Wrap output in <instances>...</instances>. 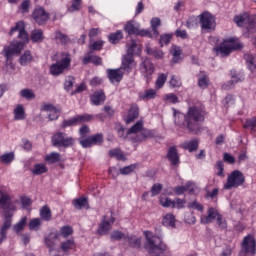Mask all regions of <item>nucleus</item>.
<instances>
[{
  "label": "nucleus",
  "instance_id": "4c0bfd02",
  "mask_svg": "<svg viewBox=\"0 0 256 256\" xmlns=\"http://www.w3.org/2000/svg\"><path fill=\"white\" fill-rule=\"evenodd\" d=\"M47 171H49V169L43 163L35 164L34 168L32 169L33 175H43V173H47Z\"/></svg>",
  "mask_w": 256,
  "mask_h": 256
},
{
  "label": "nucleus",
  "instance_id": "c85d7f7f",
  "mask_svg": "<svg viewBox=\"0 0 256 256\" xmlns=\"http://www.w3.org/2000/svg\"><path fill=\"white\" fill-rule=\"evenodd\" d=\"M82 63L84 65H89V63H93L94 65H101L103 63V59L97 55L87 54L83 58Z\"/></svg>",
  "mask_w": 256,
  "mask_h": 256
},
{
  "label": "nucleus",
  "instance_id": "f257e3e1",
  "mask_svg": "<svg viewBox=\"0 0 256 256\" xmlns=\"http://www.w3.org/2000/svg\"><path fill=\"white\" fill-rule=\"evenodd\" d=\"M174 113V123L181 129H187L189 133L193 135H199L203 128H201V123L205 121L207 112L205 108L201 106H190L187 113H181L173 108Z\"/></svg>",
  "mask_w": 256,
  "mask_h": 256
},
{
  "label": "nucleus",
  "instance_id": "864d4df0",
  "mask_svg": "<svg viewBox=\"0 0 256 256\" xmlns=\"http://www.w3.org/2000/svg\"><path fill=\"white\" fill-rule=\"evenodd\" d=\"M28 227L30 231H39V228L41 227V218L32 219L29 222Z\"/></svg>",
  "mask_w": 256,
  "mask_h": 256
},
{
  "label": "nucleus",
  "instance_id": "473e14b6",
  "mask_svg": "<svg viewBox=\"0 0 256 256\" xmlns=\"http://www.w3.org/2000/svg\"><path fill=\"white\" fill-rule=\"evenodd\" d=\"M15 161V152H6L0 156V163L3 165H11Z\"/></svg>",
  "mask_w": 256,
  "mask_h": 256
},
{
  "label": "nucleus",
  "instance_id": "4d7b16f0",
  "mask_svg": "<svg viewBox=\"0 0 256 256\" xmlns=\"http://www.w3.org/2000/svg\"><path fill=\"white\" fill-rule=\"evenodd\" d=\"M160 205L162 207H170L171 209H175V201L171 198H160Z\"/></svg>",
  "mask_w": 256,
  "mask_h": 256
},
{
  "label": "nucleus",
  "instance_id": "f03ea898",
  "mask_svg": "<svg viewBox=\"0 0 256 256\" xmlns=\"http://www.w3.org/2000/svg\"><path fill=\"white\" fill-rule=\"evenodd\" d=\"M0 207L4 209V223L0 228V245L7 239V232L13 225V213L17 210L15 204L11 203L9 188L0 182Z\"/></svg>",
  "mask_w": 256,
  "mask_h": 256
},
{
  "label": "nucleus",
  "instance_id": "f704fd0d",
  "mask_svg": "<svg viewBox=\"0 0 256 256\" xmlns=\"http://www.w3.org/2000/svg\"><path fill=\"white\" fill-rule=\"evenodd\" d=\"M175 221V215L166 214L163 217L162 225H164V227H170L171 229H175Z\"/></svg>",
  "mask_w": 256,
  "mask_h": 256
},
{
  "label": "nucleus",
  "instance_id": "5fc2aeb1",
  "mask_svg": "<svg viewBox=\"0 0 256 256\" xmlns=\"http://www.w3.org/2000/svg\"><path fill=\"white\" fill-rule=\"evenodd\" d=\"M110 157H115L118 161H125V155L123 154V151L119 149H113L109 151Z\"/></svg>",
  "mask_w": 256,
  "mask_h": 256
},
{
  "label": "nucleus",
  "instance_id": "4be33fe9",
  "mask_svg": "<svg viewBox=\"0 0 256 256\" xmlns=\"http://www.w3.org/2000/svg\"><path fill=\"white\" fill-rule=\"evenodd\" d=\"M124 31L131 37V35H140L141 30H139V24L133 21H129L124 26Z\"/></svg>",
  "mask_w": 256,
  "mask_h": 256
},
{
  "label": "nucleus",
  "instance_id": "bf43d9fd",
  "mask_svg": "<svg viewBox=\"0 0 256 256\" xmlns=\"http://www.w3.org/2000/svg\"><path fill=\"white\" fill-rule=\"evenodd\" d=\"M73 85H75V78L73 76H67L64 83L65 91H71Z\"/></svg>",
  "mask_w": 256,
  "mask_h": 256
},
{
  "label": "nucleus",
  "instance_id": "a878e982",
  "mask_svg": "<svg viewBox=\"0 0 256 256\" xmlns=\"http://www.w3.org/2000/svg\"><path fill=\"white\" fill-rule=\"evenodd\" d=\"M59 240V234L55 233V231L50 232L49 235L45 238V245L53 251L55 248V241Z\"/></svg>",
  "mask_w": 256,
  "mask_h": 256
},
{
  "label": "nucleus",
  "instance_id": "393cba45",
  "mask_svg": "<svg viewBox=\"0 0 256 256\" xmlns=\"http://www.w3.org/2000/svg\"><path fill=\"white\" fill-rule=\"evenodd\" d=\"M167 158L170 161L171 165H179V153H177V148L174 146L170 147L167 153Z\"/></svg>",
  "mask_w": 256,
  "mask_h": 256
},
{
  "label": "nucleus",
  "instance_id": "0eeeda50",
  "mask_svg": "<svg viewBox=\"0 0 256 256\" xmlns=\"http://www.w3.org/2000/svg\"><path fill=\"white\" fill-rule=\"evenodd\" d=\"M245 184V175L243 172L239 170H234L232 171L228 177L227 181L224 184V189L229 190V189H237V187H241V185Z\"/></svg>",
  "mask_w": 256,
  "mask_h": 256
},
{
  "label": "nucleus",
  "instance_id": "7ed1b4c3",
  "mask_svg": "<svg viewBox=\"0 0 256 256\" xmlns=\"http://www.w3.org/2000/svg\"><path fill=\"white\" fill-rule=\"evenodd\" d=\"M16 31H18V39L20 41H12L9 46L4 47V55L9 61L13 55H19L21 51H23V47H25V43H29V34L25 31V23L23 21H19L16 23L14 27L11 28L9 35H13Z\"/></svg>",
  "mask_w": 256,
  "mask_h": 256
},
{
  "label": "nucleus",
  "instance_id": "e433bc0d",
  "mask_svg": "<svg viewBox=\"0 0 256 256\" xmlns=\"http://www.w3.org/2000/svg\"><path fill=\"white\" fill-rule=\"evenodd\" d=\"M121 39H123V31L122 30H118L114 33H111L108 36V41H110V43H112L113 45H116V43H118Z\"/></svg>",
  "mask_w": 256,
  "mask_h": 256
},
{
  "label": "nucleus",
  "instance_id": "338daca9",
  "mask_svg": "<svg viewBox=\"0 0 256 256\" xmlns=\"http://www.w3.org/2000/svg\"><path fill=\"white\" fill-rule=\"evenodd\" d=\"M80 145L84 148V149H89V147H93V142L91 140V136L88 138H81L79 140Z\"/></svg>",
  "mask_w": 256,
  "mask_h": 256
},
{
  "label": "nucleus",
  "instance_id": "09e8293b",
  "mask_svg": "<svg viewBox=\"0 0 256 256\" xmlns=\"http://www.w3.org/2000/svg\"><path fill=\"white\" fill-rule=\"evenodd\" d=\"M140 37H149V39H157V37H159V34L155 33V30H147V29H143L140 30Z\"/></svg>",
  "mask_w": 256,
  "mask_h": 256
},
{
  "label": "nucleus",
  "instance_id": "58836bf2",
  "mask_svg": "<svg viewBox=\"0 0 256 256\" xmlns=\"http://www.w3.org/2000/svg\"><path fill=\"white\" fill-rule=\"evenodd\" d=\"M170 53L173 56V63H179L181 61V48L178 46H172Z\"/></svg>",
  "mask_w": 256,
  "mask_h": 256
},
{
  "label": "nucleus",
  "instance_id": "6ab92c4d",
  "mask_svg": "<svg viewBox=\"0 0 256 256\" xmlns=\"http://www.w3.org/2000/svg\"><path fill=\"white\" fill-rule=\"evenodd\" d=\"M220 216L221 214L219 213V210L211 207L208 209V215H202L200 217V222L202 225H207L209 223H213V221H215V219L217 220Z\"/></svg>",
  "mask_w": 256,
  "mask_h": 256
},
{
  "label": "nucleus",
  "instance_id": "052dcab7",
  "mask_svg": "<svg viewBox=\"0 0 256 256\" xmlns=\"http://www.w3.org/2000/svg\"><path fill=\"white\" fill-rule=\"evenodd\" d=\"M81 1L73 0L72 5L68 8V13H75V11H81Z\"/></svg>",
  "mask_w": 256,
  "mask_h": 256
},
{
  "label": "nucleus",
  "instance_id": "c03bdc74",
  "mask_svg": "<svg viewBox=\"0 0 256 256\" xmlns=\"http://www.w3.org/2000/svg\"><path fill=\"white\" fill-rule=\"evenodd\" d=\"M168 75L165 73H161L158 75L156 82H155V87L156 89H163V85H165L167 81Z\"/></svg>",
  "mask_w": 256,
  "mask_h": 256
},
{
  "label": "nucleus",
  "instance_id": "de8ad7c7",
  "mask_svg": "<svg viewBox=\"0 0 256 256\" xmlns=\"http://www.w3.org/2000/svg\"><path fill=\"white\" fill-rule=\"evenodd\" d=\"M140 37H149V39H157V37H159V34L155 33V30H147V29H143L140 30Z\"/></svg>",
  "mask_w": 256,
  "mask_h": 256
},
{
  "label": "nucleus",
  "instance_id": "dca6fc26",
  "mask_svg": "<svg viewBox=\"0 0 256 256\" xmlns=\"http://www.w3.org/2000/svg\"><path fill=\"white\" fill-rule=\"evenodd\" d=\"M113 223H115V217L111 216L109 218L107 216H104L102 222L98 227V235H107V233L111 231V227H113Z\"/></svg>",
  "mask_w": 256,
  "mask_h": 256
},
{
  "label": "nucleus",
  "instance_id": "b1692460",
  "mask_svg": "<svg viewBox=\"0 0 256 256\" xmlns=\"http://www.w3.org/2000/svg\"><path fill=\"white\" fill-rule=\"evenodd\" d=\"M244 59L252 75H256V57L253 54H245Z\"/></svg>",
  "mask_w": 256,
  "mask_h": 256
},
{
  "label": "nucleus",
  "instance_id": "39448f33",
  "mask_svg": "<svg viewBox=\"0 0 256 256\" xmlns=\"http://www.w3.org/2000/svg\"><path fill=\"white\" fill-rule=\"evenodd\" d=\"M52 61H56L49 67L50 75H53V77L63 75L71 67V55L67 52L55 54L52 56Z\"/></svg>",
  "mask_w": 256,
  "mask_h": 256
},
{
  "label": "nucleus",
  "instance_id": "13d9d810",
  "mask_svg": "<svg viewBox=\"0 0 256 256\" xmlns=\"http://www.w3.org/2000/svg\"><path fill=\"white\" fill-rule=\"evenodd\" d=\"M171 39H173V34H162L159 40L160 46L163 47L164 45H169Z\"/></svg>",
  "mask_w": 256,
  "mask_h": 256
},
{
  "label": "nucleus",
  "instance_id": "c9c22d12",
  "mask_svg": "<svg viewBox=\"0 0 256 256\" xmlns=\"http://www.w3.org/2000/svg\"><path fill=\"white\" fill-rule=\"evenodd\" d=\"M13 113L15 121H23L25 119V108L23 105L16 106Z\"/></svg>",
  "mask_w": 256,
  "mask_h": 256
},
{
  "label": "nucleus",
  "instance_id": "9b49d317",
  "mask_svg": "<svg viewBox=\"0 0 256 256\" xmlns=\"http://www.w3.org/2000/svg\"><path fill=\"white\" fill-rule=\"evenodd\" d=\"M234 22L236 25H238V27H246L248 31H253V29L256 27L255 21H253L251 16H249L247 13L235 16Z\"/></svg>",
  "mask_w": 256,
  "mask_h": 256
},
{
  "label": "nucleus",
  "instance_id": "9d476101",
  "mask_svg": "<svg viewBox=\"0 0 256 256\" xmlns=\"http://www.w3.org/2000/svg\"><path fill=\"white\" fill-rule=\"evenodd\" d=\"M201 29L203 31H213L215 29V16L209 12H203L198 16Z\"/></svg>",
  "mask_w": 256,
  "mask_h": 256
},
{
  "label": "nucleus",
  "instance_id": "f8f14e48",
  "mask_svg": "<svg viewBox=\"0 0 256 256\" xmlns=\"http://www.w3.org/2000/svg\"><path fill=\"white\" fill-rule=\"evenodd\" d=\"M92 119H93V115L91 114L77 115L68 120H64L60 125V127L62 129H67V127H73L77 125V123H87L88 121H92Z\"/></svg>",
  "mask_w": 256,
  "mask_h": 256
},
{
  "label": "nucleus",
  "instance_id": "7c9ffc66",
  "mask_svg": "<svg viewBox=\"0 0 256 256\" xmlns=\"http://www.w3.org/2000/svg\"><path fill=\"white\" fill-rule=\"evenodd\" d=\"M139 51H141V46L137 44V41L132 40L129 44H127V53L128 55H139Z\"/></svg>",
  "mask_w": 256,
  "mask_h": 256
},
{
  "label": "nucleus",
  "instance_id": "a19ab883",
  "mask_svg": "<svg viewBox=\"0 0 256 256\" xmlns=\"http://www.w3.org/2000/svg\"><path fill=\"white\" fill-rule=\"evenodd\" d=\"M33 61V55H31V51L26 50L23 55L20 57V65H29Z\"/></svg>",
  "mask_w": 256,
  "mask_h": 256
},
{
  "label": "nucleus",
  "instance_id": "603ef678",
  "mask_svg": "<svg viewBox=\"0 0 256 256\" xmlns=\"http://www.w3.org/2000/svg\"><path fill=\"white\" fill-rule=\"evenodd\" d=\"M25 225H27V217H23L18 223L13 226V231L15 233H20L25 229Z\"/></svg>",
  "mask_w": 256,
  "mask_h": 256
},
{
  "label": "nucleus",
  "instance_id": "2eb2a0df",
  "mask_svg": "<svg viewBox=\"0 0 256 256\" xmlns=\"http://www.w3.org/2000/svg\"><path fill=\"white\" fill-rule=\"evenodd\" d=\"M32 19H34L35 23L38 25H45V23L49 21V14L45 11V8L37 7L32 13Z\"/></svg>",
  "mask_w": 256,
  "mask_h": 256
},
{
  "label": "nucleus",
  "instance_id": "680f3d73",
  "mask_svg": "<svg viewBox=\"0 0 256 256\" xmlns=\"http://www.w3.org/2000/svg\"><path fill=\"white\" fill-rule=\"evenodd\" d=\"M164 101H167V103H172L175 105L176 103H179V97L173 93L166 94L164 96Z\"/></svg>",
  "mask_w": 256,
  "mask_h": 256
},
{
  "label": "nucleus",
  "instance_id": "cd10ccee",
  "mask_svg": "<svg viewBox=\"0 0 256 256\" xmlns=\"http://www.w3.org/2000/svg\"><path fill=\"white\" fill-rule=\"evenodd\" d=\"M90 101L92 103V105H101V103H105V92L104 91H98L95 92L91 97H90Z\"/></svg>",
  "mask_w": 256,
  "mask_h": 256
},
{
  "label": "nucleus",
  "instance_id": "c756f323",
  "mask_svg": "<svg viewBox=\"0 0 256 256\" xmlns=\"http://www.w3.org/2000/svg\"><path fill=\"white\" fill-rule=\"evenodd\" d=\"M151 137V131L147 129H142L140 134L136 135V137L132 138V143H141L142 141H146Z\"/></svg>",
  "mask_w": 256,
  "mask_h": 256
},
{
  "label": "nucleus",
  "instance_id": "79ce46f5",
  "mask_svg": "<svg viewBox=\"0 0 256 256\" xmlns=\"http://www.w3.org/2000/svg\"><path fill=\"white\" fill-rule=\"evenodd\" d=\"M73 206L75 209H83V207H89V203L87 202V198H76L73 201Z\"/></svg>",
  "mask_w": 256,
  "mask_h": 256
},
{
  "label": "nucleus",
  "instance_id": "aec40b11",
  "mask_svg": "<svg viewBox=\"0 0 256 256\" xmlns=\"http://www.w3.org/2000/svg\"><path fill=\"white\" fill-rule=\"evenodd\" d=\"M60 249L64 255H69V251L77 249V243H75V239L73 238L67 239L61 242Z\"/></svg>",
  "mask_w": 256,
  "mask_h": 256
},
{
  "label": "nucleus",
  "instance_id": "49530a36",
  "mask_svg": "<svg viewBox=\"0 0 256 256\" xmlns=\"http://www.w3.org/2000/svg\"><path fill=\"white\" fill-rule=\"evenodd\" d=\"M142 129H143V121H137L132 127L129 128L128 135L141 133Z\"/></svg>",
  "mask_w": 256,
  "mask_h": 256
},
{
  "label": "nucleus",
  "instance_id": "5701e85b",
  "mask_svg": "<svg viewBox=\"0 0 256 256\" xmlns=\"http://www.w3.org/2000/svg\"><path fill=\"white\" fill-rule=\"evenodd\" d=\"M180 147L186 151H189V153H193V151H197V149H199V140L193 139L185 141L180 145Z\"/></svg>",
  "mask_w": 256,
  "mask_h": 256
},
{
  "label": "nucleus",
  "instance_id": "20e7f679",
  "mask_svg": "<svg viewBox=\"0 0 256 256\" xmlns=\"http://www.w3.org/2000/svg\"><path fill=\"white\" fill-rule=\"evenodd\" d=\"M144 237L147 241L145 249L150 255L164 256L165 251H167V244L163 243L161 236L154 235L151 231H144Z\"/></svg>",
  "mask_w": 256,
  "mask_h": 256
},
{
  "label": "nucleus",
  "instance_id": "423d86ee",
  "mask_svg": "<svg viewBox=\"0 0 256 256\" xmlns=\"http://www.w3.org/2000/svg\"><path fill=\"white\" fill-rule=\"evenodd\" d=\"M237 49H243V44L237 38H230L228 40H224L219 47L214 48L217 55L220 57H227V55H231L232 51H237Z\"/></svg>",
  "mask_w": 256,
  "mask_h": 256
},
{
  "label": "nucleus",
  "instance_id": "4468645a",
  "mask_svg": "<svg viewBox=\"0 0 256 256\" xmlns=\"http://www.w3.org/2000/svg\"><path fill=\"white\" fill-rule=\"evenodd\" d=\"M230 77L231 80L222 85V89L225 91H229V89H233L237 83H243V81H245V75L237 73L235 70L230 71Z\"/></svg>",
  "mask_w": 256,
  "mask_h": 256
},
{
  "label": "nucleus",
  "instance_id": "412c9836",
  "mask_svg": "<svg viewBox=\"0 0 256 256\" xmlns=\"http://www.w3.org/2000/svg\"><path fill=\"white\" fill-rule=\"evenodd\" d=\"M137 117H139V107L133 104L128 111L127 117L124 118L125 124L129 125L130 123H133Z\"/></svg>",
  "mask_w": 256,
  "mask_h": 256
},
{
  "label": "nucleus",
  "instance_id": "774afa93",
  "mask_svg": "<svg viewBox=\"0 0 256 256\" xmlns=\"http://www.w3.org/2000/svg\"><path fill=\"white\" fill-rule=\"evenodd\" d=\"M245 129H249L251 131H256V121L255 118L247 119L244 124Z\"/></svg>",
  "mask_w": 256,
  "mask_h": 256
},
{
  "label": "nucleus",
  "instance_id": "6e6d98bb",
  "mask_svg": "<svg viewBox=\"0 0 256 256\" xmlns=\"http://www.w3.org/2000/svg\"><path fill=\"white\" fill-rule=\"evenodd\" d=\"M21 97L23 99H27V101H31V99H35V92L31 89H23L20 91Z\"/></svg>",
  "mask_w": 256,
  "mask_h": 256
},
{
  "label": "nucleus",
  "instance_id": "8fccbe9b",
  "mask_svg": "<svg viewBox=\"0 0 256 256\" xmlns=\"http://www.w3.org/2000/svg\"><path fill=\"white\" fill-rule=\"evenodd\" d=\"M54 37L56 41H59V43H61V45H67V43H69V36L61 33V31L55 32Z\"/></svg>",
  "mask_w": 256,
  "mask_h": 256
},
{
  "label": "nucleus",
  "instance_id": "37998d69",
  "mask_svg": "<svg viewBox=\"0 0 256 256\" xmlns=\"http://www.w3.org/2000/svg\"><path fill=\"white\" fill-rule=\"evenodd\" d=\"M40 217L44 221H51V218H52L51 209L48 206H43L42 209L40 210Z\"/></svg>",
  "mask_w": 256,
  "mask_h": 256
},
{
  "label": "nucleus",
  "instance_id": "72a5a7b5",
  "mask_svg": "<svg viewBox=\"0 0 256 256\" xmlns=\"http://www.w3.org/2000/svg\"><path fill=\"white\" fill-rule=\"evenodd\" d=\"M44 161H46V163H49L50 165L59 163V161H61V154L58 152H52L45 156Z\"/></svg>",
  "mask_w": 256,
  "mask_h": 256
},
{
  "label": "nucleus",
  "instance_id": "2f4dec72",
  "mask_svg": "<svg viewBox=\"0 0 256 256\" xmlns=\"http://www.w3.org/2000/svg\"><path fill=\"white\" fill-rule=\"evenodd\" d=\"M155 97H157V90L155 89H148L139 94V99L142 101H149L151 99H155Z\"/></svg>",
  "mask_w": 256,
  "mask_h": 256
},
{
  "label": "nucleus",
  "instance_id": "1a4fd4ad",
  "mask_svg": "<svg viewBox=\"0 0 256 256\" xmlns=\"http://www.w3.org/2000/svg\"><path fill=\"white\" fill-rule=\"evenodd\" d=\"M242 253L245 255H255L256 254V240L255 236L248 234L245 236L241 242Z\"/></svg>",
  "mask_w": 256,
  "mask_h": 256
},
{
  "label": "nucleus",
  "instance_id": "f3484780",
  "mask_svg": "<svg viewBox=\"0 0 256 256\" xmlns=\"http://www.w3.org/2000/svg\"><path fill=\"white\" fill-rule=\"evenodd\" d=\"M135 67H137V63L135 62L133 56L131 54L124 55L120 69L122 71H126V73H131Z\"/></svg>",
  "mask_w": 256,
  "mask_h": 256
},
{
  "label": "nucleus",
  "instance_id": "ea45409f",
  "mask_svg": "<svg viewBox=\"0 0 256 256\" xmlns=\"http://www.w3.org/2000/svg\"><path fill=\"white\" fill-rule=\"evenodd\" d=\"M31 41H33V43H41V41H43V30H33L31 33Z\"/></svg>",
  "mask_w": 256,
  "mask_h": 256
},
{
  "label": "nucleus",
  "instance_id": "a211bd4d",
  "mask_svg": "<svg viewBox=\"0 0 256 256\" xmlns=\"http://www.w3.org/2000/svg\"><path fill=\"white\" fill-rule=\"evenodd\" d=\"M106 73L110 83H121V81H123V76L125 75V72H123L121 68L107 69Z\"/></svg>",
  "mask_w": 256,
  "mask_h": 256
},
{
  "label": "nucleus",
  "instance_id": "a18cd8bd",
  "mask_svg": "<svg viewBox=\"0 0 256 256\" xmlns=\"http://www.w3.org/2000/svg\"><path fill=\"white\" fill-rule=\"evenodd\" d=\"M198 86L200 89H207L209 87V76L202 74L198 78Z\"/></svg>",
  "mask_w": 256,
  "mask_h": 256
},
{
  "label": "nucleus",
  "instance_id": "0e129e2a",
  "mask_svg": "<svg viewBox=\"0 0 256 256\" xmlns=\"http://www.w3.org/2000/svg\"><path fill=\"white\" fill-rule=\"evenodd\" d=\"M127 239L130 247H136V248L141 247V238L131 236V237H128Z\"/></svg>",
  "mask_w": 256,
  "mask_h": 256
},
{
  "label": "nucleus",
  "instance_id": "e2e57ef3",
  "mask_svg": "<svg viewBox=\"0 0 256 256\" xmlns=\"http://www.w3.org/2000/svg\"><path fill=\"white\" fill-rule=\"evenodd\" d=\"M92 140V145H102L103 144V134L98 133L96 135L90 136Z\"/></svg>",
  "mask_w": 256,
  "mask_h": 256
},
{
  "label": "nucleus",
  "instance_id": "6e6552de",
  "mask_svg": "<svg viewBox=\"0 0 256 256\" xmlns=\"http://www.w3.org/2000/svg\"><path fill=\"white\" fill-rule=\"evenodd\" d=\"M51 141L54 147H64V149L73 147L75 145V138L69 137L63 132L54 134Z\"/></svg>",
  "mask_w": 256,
  "mask_h": 256
},
{
  "label": "nucleus",
  "instance_id": "69168bd1",
  "mask_svg": "<svg viewBox=\"0 0 256 256\" xmlns=\"http://www.w3.org/2000/svg\"><path fill=\"white\" fill-rule=\"evenodd\" d=\"M169 83H170V87H172V89L179 88V87H181V78L174 75L171 77Z\"/></svg>",
  "mask_w": 256,
  "mask_h": 256
},
{
  "label": "nucleus",
  "instance_id": "3c124183",
  "mask_svg": "<svg viewBox=\"0 0 256 256\" xmlns=\"http://www.w3.org/2000/svg\"><path fill=\"white\" fill-rule=\"evenodd\" d=\"M151 29L154 30L156 35H159V27H161V19L159 17H154L150 21Z\"/></svg>",
  "mask_w": 256,
  "mask_h": 256
},
{
  "label": "nucleus",
  "instance_id": "bb28decb",
  "mask_svg": "<svg viewBox=\"0 0 256 256\" xmlns=\"http://www.w3.org/2000/svg\"><path fill=\"white\" fill-rule=\"evenodd\" d=\"M54 233L58 234V239H67L73 235V227L69 225L62 226L59 231H54Z\"/></svg>",
  "mask_w": 256,
  "mask_h": 256
},
{
  "label": "nucleus",
  "instance_id": "ddd939ff",
  "mask_svg": "<svg viewBox=\"0 0 256 256\" xmlns=\"http://www.w3.org/2000/svg\"><path fill=\"white\" fill-rule=\"evenodd\" d=\"M140 73L146 79V81H151V75L155 73V66L149 58H145L140 64Z\"/></svg>",
  "mask_w": 256,
  "mask_h": 256
}]
</instances>
